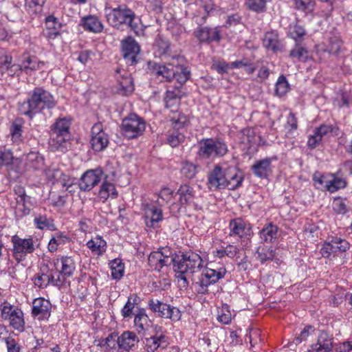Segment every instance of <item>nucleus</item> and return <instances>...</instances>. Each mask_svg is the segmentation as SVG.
I'll list each match as a JSON object with an SVG mask.
<instances>
[{
	"label": "nucleus",
	"instance_id": "obj_1",
	"mask_svg": "<svg viewBox=\"0 0 352 352\" xmlns=\"http://www.w3.org/2000/svg\"><path fill=\"white\" fill-rule=\"evenodd\" d=\"M107 21L111 26L117 30H122L124 28H128L135 34L141 30L140 19L126 5H120L111 9L107 14Z\"/></svg>",
	"mask_w": 352,
	"mask_h": 352
},
{
	"label": "nucleus",
	"instance_id": "obj_2",
	"mask_svg": "<svg viewBox=\"0 0 352 352\" xmlns=\"http://www.w3.org/2000/svg\"><path fill=\"white\" fill-rule=\"evenodd\" d=\"M56 104L53 96L45 89H35L31 98L21 103L19 110L30 119L45 107L52 109Z\"/></svg>",
	"mask_w": 352,
	"mask_h": 352
},
{
	"label": "nucleus",
	"instance_id": "obj_3",
	"mask_svg": "<svg viewBox=\"0 0 352 352\" xmlns=\"http://www.w3.org/2000/svg\"><path fill=\"white\" fill-rule=\"evenodd\" d=\"M70 120L63 118L57 119L50 129L49 145L53 151H67L71 139Z\"/></svg>",
	"mask_w": 352,
	"mask_h": 352
},
{
	"label": "nucleus",
	"instance_id": "obj_4",
	"mask_svg": "<svg viewBox=\"0 0 352 352\" xmlns=\"http://www.w3.org/2000/svg\"><path fill=\"white\" fill-rule=\"evenodd\" d=\"M148 66L152 74L158 78L160 81L170 82L174 79L180 86H182L190 76V72L187 67L175 70L174 68L161 67L160 64L151 61L148 63Z\"/></svg>",
	"mask_w": 352,
	"mask_h": 352
},
{
	"label": "nucleus",
	"instance_id": "obj_5",
	"mask_svg": "<svg viewBox=\"0 0 352 352\" xmlns=\"http://www.w3.org/2000/svg\"><path fill=\"white\" fill-rule=\"evenodd\" d=\"M176 261L173 263V269L177 276L185 282L187 281L185 274H192L203 267V260L201 256L196 253H190L188 254H182L181 258L175 255Z\"/></svg>",
	"mask_w": 352,
	"mask_h": 352
},
{
	"label": "nucleus",
	"instance_id": "obj_6",
	"mask_svg": "<svg viewBox=\"0 0 352 352\" xmlns=\"http://www.w3.org/2000/svg\"><path fill=\"white\" fill-rule=\"evenodd\" d=\"M197 155L201 159L223 157L228 151L227 144L219 138H203L198 142Z\"/></svg>",
	"mask_w": 352,
	"mask_h": 352
},
{
	"label": "nucleus",
	"instance_id": "obj_7",
	"mask_svg": "<svg viewBox=\"0 0 352 352\" xmlns=\"http://www.w3.org/2000/svg\"><path fill=\"white\" fill-rule=\"evenodd\" d=\"M226 272L225 267H220L217 270L209 267L204 269L197 280L193 283L195 291L199 294H208V287L224 278Z\"/></svg>",
	"mask_w": 352,
	"mask_h": 352
},
{
	"label": "nucleus",
	"instance_id": "obj_8",
	"mask_svg": "<svg viewBox=\"0 0 352 352\" xmlns=\"http://www.w3.org/2000/svg\"><path fill=\"white\" fill-rule=\"evenodd\" d=\"M1 317L9 320L10 325L15 330L23 332L25 330V320L22 310L16 306L10 305L7 301L0 305Z\"/></svg>",
	"mask_w": 352,
	"mask_h": 352
},
{
	"label": "nucleus",
	"instance_id": "obj_9",
	"mask_svg": "<svg viewBox=\"0 0 352 352\" xmlns=\"http://www.w3.org/2000/svg\"><path fill=\"white\" fill-rule=\"evenodd\" d=\"M145 127L146 124L144 120L135 113L130 114L122 122V134L128 139H133L142 135Z\"/></svg>",
	"mask_w": 352,
	"mask_h": 352
},
{
	"label": "nucleus",
	"instance_id": "obj_10",
	"mask_svg": "<svg viewBox=\"0 0 352 352\" xmlns=\"http://www.w3.org/2000/svg\"><path fill=\"white\" fill-rule=\"evenodd\" d=\"M148 306L158 317L169 318L173 321H178L181 318V311L178 308L159 300L150 299Z\"/></svg>",
	"mask_w": 352,
	"mask_h": 352
},
{
	"label": "nucleus",
	"instance_id": "obj_11",
	"mask_svg": "<svg viewBox=\"0 0 352 352\" xmlns=\"http://www.w3.org/2000/svg\"><path fill=\"white\" fill-rule=\"evenodd\" d=\"M123 58L129 65H135L138 63L140 46L132 36H127L121 41Z\"/></svg>",
	"mask_w": 352,
	"mask_h": 352
},
{
	"label": "nucleus",
	"instance_id": "obj_12",
	"mask_svg": "<svg viewBox=\"0 0 352 352\" xmlns=\"http://www.w3.org/2000/svg\"><path fill=\"white\" fill-rule=\"evenodd\" d=\"M13 256L18 261L25 259L28 254L32 253L35 248L32 238L22 239L18 235L12 237Z\"/></svg>",
	"mask_w": 352,
	"mask_h": 352
},
{
	"label": "nucleus",
	"instance_id": "obj_13",
	"mask_svg": "<svg viewBox=\"0 0 352 352\" xmlns=\"http://www.w3.org/2000/svg\"><path fill=\"white\" fill-rule=\"evenodd\" d=\"M350 248L349 243L338 236H331L323 244L320 253L324 258H329L331 254L344 252Z\"/></svg>",
	"mask_w": 352,
	"mask_h": 352
},
{
	"label": "nucleus",
	"instance_id": "obj_14",
	"mask_svg": "<svg viewBox=\"0 0 352 352\" xmlns=\"http://www.w3.org/2000/svg\"><path fill=\"white\" fill-rule=\"evenodd\" d=\"M104 178V173L100 168L91 169L82 174L79 181L80 190L90 191Z\"/></svg>",
	"mask_w": 352,
	"mask_h": 352
},
{
	"label": "nucleus",
	"instance_id": "obj_15",
	"mask_svg": "<svg viewBox=\"0 0 352 352\" xmlns=\"http://www.w3.org/2000/svg\"><path fill=\"white\" fill-rule=\"evenodd\" d=\"M91 144L92 148L97 152L103 151L109 144V138L102 129L101 124H96L91 129Z\"/></svg>",
	"mask_w": 352,
	"mask_h": 352
},
{
	"label": "nucleus",
	"instance_id": "obj_16",
	"mask_svg": "<svg viewBox=\"0 0 352 352\" xmlns=\"http://www.w3.org/2000/svg\"><path fill=\"white\" fill-rule=\"evenodd\" d=\"M333 348V336L325 331H320L316 343L309 346L308 352H331Z\"/></svg>",
	"mask_w": 352,
	"mask_h": 352
},
{
	"label": "nucleus",
	"instance_id": "obj_17",
	"mask_svg": "<svg viewBox=\"0 0 352 352\" xmlns=\"http://www.w3.org/2000/svg\"><path fill=\"white\" fill-rule=\"evenodd\" d=\"M223 171V177H225V188L229 190H235L241 186L243 180L242 173L235 166H230Z\"/></svg>",
	"mask_w": 352,
	"mask_h": 352
},
{
	"label": "nucleus",
	"instance_id": "obj_18",
	"mask_svg": "<svg viewBox=\"0 0 352 352\" xmlns=\"http://www.w3.org/2000/svg\"><path fill=\"white\" fill-rule=\"evenodd\" d=\"M52 305L43 298L34 300L32 302V314L38 320H48L51 315Z\"/></svg>",
	"mask_w": 352,
	"mask_h": 352
},
{
	"label": "nucleus",
	"instance_id": "obj_19",
	"mask_svg": "<svg viewBox=\"0 0 352 352\" xmlns=\"http://www.w3.org/2000/svg\"><path fill=\"white\" fill-rule=\"evenodd\" d=\"M174 261H176V257L164 254L160 251L151 252L148 258V263L150 267L157 271H160L164 266L173 265Z\"/></svg>",
	"mask_w": 352,
	"mask_h": 352
},
{
	"label": "nucleus",
	"instance_id": "obj_20",
	"mask_svg": "<svg viewBox=\"0 0 352 352\" xmlns=\"http://www.w3.org/2000/svg\"><path fill=\"white\" fill-rule=\"evenodd\" d=\"M225 177L223 171L219 165H216L208 174V187L211 190L225 188Z\"/></svg>",
	"mask_w": 352,
	"mask_h": 352
},
{
	"label": "nucleus",
	"instance_id": "obj_21",
	"mask_svg": "<svg viewBox=\"0 0 352 352\" xmlns=\"http://www.w3.org/2000/svg\"><path fill=\"white\" fill-rule=\"evenodd\" d=\"M342 45V41L338 37H331L329 40L328 44H322L318 46L317 52L320 55V58H325L326 55H336L339 53L341 46Z\"/></svg>",
	"mask_w": 352,
	"mask_h": 352
},
{
	"label": "nucleus",
	"instance_id": "obj_22",
	"mask_svg": "<svg viewBox=\"0 0 352 352\" xmlns=\"http://www.w3.org/2000/svg\"><path fill=\"white\" fill-rule=\"evenodd\" d=\"M254 175L259 178L265 179L272 173V158L266 157L257 160L252 166Z\"/></svg>",
	"mask_w": 352,
	"mask_h": 352
},
{
	"label": "nucleus",
	"instance_id": "obj_23",
	"mask_svg": "<svg viewBox=\"0 0 352 352\" xmlns=\"http://www.w3.org/2000/svg\"><path fill=\"white\" fill-rule=\"evenodd\" d=\"M195 36L200 42L219 41L221 38L219 31L217 28H210L208 27H199L195 31Z\"/></svg>",
	"mask_w": 352,
	"mask_h": 352
},
{
	"label": "nucleus",
	"instance_id": "obj_24",
	"mask_svg": "<svg viewBox=\"0 0 352 352\" xmlns=\"http://www.w3.org/2000/svg\"><path fill=\"white\" fill-rule=\"evenodd\" d=\"M175 196L178 197V201L181 205H190L194 200L195 191L192 186L185 184L179 186Z\"/></svg>",
	"mask_w": 352,
	"mask_h": 352
},
{
	"label": "nucleus",
	"instance_id": "obj_25",
	"mask_svg": "<svg viewBox=\"0 0 352 352\" xmlns=\"http://www.w3.org/2000/svg\"><path fill=\"white\" fill-rule=\"evenodd\" d=\"M139 342V339L134 332L126 331L118 337L117 342L120 348L129 351Z\"/></svg>",
	"mask_w": 352,
	"mask_h": 352
},
{
	"label": "nucleus",
	"instance_id": "obj_26",
	"mask_svg": "<svg viewBox=\"0 0 352 352\" xmlns=\"http://www.w3.org/2000/svg\"><path fill=\"white\" fill-rule=\"evenodd\" d=\"M14 214L17 219L22 218L30 214L32 207L30 197H20L16 198Z\"/></svg>",
	"mask_w": 352,
	"mask_h": 352
},
{
	"label": "nucleus",
	"instance_id": "obj_27",
	"mask_svg": "<svg viewBox=\"0 0 352 352\" xmlns=\"http://www.w3.org/2000/svg\"><path fill=\"white\" fill-rule=\"evenodd\" d=\"M146 350L147 352H155L158 348L165 349L168 342L167 338L163 335L153 336L150 338H146Z\"/></svg>",
	"mask_w": 352,
	"mask_h": 352
},
{
	"label": "nucleus",
	"instance_id": "obj_28",
	"mask_svg": "<svg viewBox=\"0 0 352 352\" xmlns=\"http://www.w3.org/2000/svg\"><path fill=\"white\" fill-rule=\"evenodd\" d=\"M263 45L267 50H271L274 52L281 50V43L278 39L277 33L274 31L267 32L265 33L263 40Z\"/></svg>",
	"mask_w": 352,
	"mask_h": 352
},
{
	"label": "nucleus",
	"instance_id": "obj_29",
	"mask_svg": "<svg viewBox=\"0 0 352 352\" xmlns=\"http://www.w3.org/2000/svg\"><path fill=\"white\" fill-rule=\"evenodd\" d=\"M70 241L69 236L63 232L55 233L51 238L48 243V250L50 252H54L58 250V247L63 245Z\"/></svg>",
	"mask_w": 352,
	"mask_h": 352
},
{
	"label": "nucleus",
	"instance_id": "obj_30",
	"mask_svg": "<svg viewBox=\"0 0 352 352\" xmlns=\"http://www.w3.org/2000/svg\"><path fill=\"white\" fill-rule=\"evenodd\" d=\"M82 26L85 30L95 33L101 32L103 30V25L99 19L96 16L89 15L82 19Z\"/></svg>",
	"mask_w": 352,
	"mask_h": 352
},
{
	"label": "nucleus",
	"instance_id": "obj_31",
	"mask_svg": "<svg viewBox=\"0 0 352 352\" xmlns=\"http://www.w3.org/2000/svg\"><path fill=\"white\" fill-rule=\"evenodd\" d=\"M103 179V182L98 192L99 197L104 200H107L109 197L116 198L118 195V192L114 184L107 181V176L104 177Z\"/></svg>",
	"mask_w": 352,
	"mask_h": 352
},
{
	"label": "nucleus",
	"instance_id": "obj_32",
	"mask_svg": "<svg viewBox=\"0 0 352 352\" xmlns=\"http://www.w3.org/2000/svg\"><path fill=\"white\" fill-rule=\"evenodd\" d=\"M22 64L23 70L26 73H28L29 71H36L42 69L45 65V63L39 60L36 56L29 55L23 56Z\"/></svg>",
	"mask_w": 352,
	"mask_h": 352
},
{
	"label": "nucleus",
	"instance_id": "obj_33",
	"mask_svg": "<svg viewBox=\"0 0 352 352\" xmlns=\"http://www.w3.org/2000/svg\"><path fill=\"white\" fill-rule=\"evenodd\" d=\"M45 23L47 27L45 34L47 38H54L59 35L60 23L56 17L52 15L47 16L45 20Z\"/></svg>",
	"mask_w": 352,
	"mask_h": 352
},
{
	"label": "nucleus",
	"instance_id": "obj_34",
	"mask_svg": "<svg viewBox=\"0 0 352 352\" xmlns=\"http://www.w3.org/2000/svg\"><path fill=\"white\" fill-rule=\"evenodd\" d=\"M149 318L144 309H139L135 314L134 324L138 333H143L148 326Z\"/></svg>",
	"mask_w": 352,
	"mask_h": 352
},
{
	"label": "nucleus",
	"instance_id": "obj_35",
	"mask_svg": "<svg viewBox=\"0 0 352 352\" xmlns=\"http://www.w3.org/2000/svg\"><path fill=\"white\" fill-rule=\"evenodd\" d=\"M44 159L38 152H30L27 155L25 165L28 168L38 170L42 168Z\"/></svg>",
	"mask_w": 352,
	"mask_h": 352
},
{
	"label": "nucleus",
	"instance_id": "obj_36",
	"mask_svg": "<svg viewBox=\"0 0 352 352\" xmlns=\"http://www.w3.org/2000/svg\"><path fill=\"white\" fill-rule=\"evenodd\" d=\"M106 245V241L100 236H96L87 243V248L98 255L105 252Z\"/></svg>",
	"mask_w": 352,
	"mask_h": 352
},
{
	"label": "nucleus",
	"instance_id": "obj_37",
	"mask_svg": "<svg viewBox=\"0 0 352 352\" xmlns=\"http://www.w3.org/2000/svg\"><path fill=\"white\" fill-rule=\"evenodd\" d=\"M62 267L60 272V275L64 277H70L73 275L76 269L74 259L70 256H64L60 259Z\"/></svg>",
	"mask_w": 352,
	"mask_h": 352
},
{
	"label": "nucleus",
	"instance_id": "obj_38",
	"mask_svg": "<svg viewBox=\"0 0 352 352\" xmlns=\"http://www.w3.org/2000/svg\"><path fill=\"white\" fill-rule=\"evenodd\" d=\"M34 225L39 230L48 229L50 230H56V227L54 223V220L47 218L46 215H38L34 219Z\"/></svg>",
	"mask_w": 352,
	"mask_h": 352
},
{
	"label": "nucleus",
	"instance_id": "obj_39",
	"mask_svg": "<svg viewBox=\"0 0 352 352\" xmlns=\"http://www.w3.org/2000/svg\"><path fill=\"white\" fill-rule=\"evenodd\" d=\"M351 91L339 89L333 99V104L339 107H348L351 98Z\"/></svg>",
	"mask_w": 352,
	"mask_h": 352
},
{
	"label": "nucleus",
	"instance_id": "obj_40",
	"mask_svg": "<svg viewBox=\"0 0 352 352\" xmlns=\"http://www.w3.org/2000/svg\"><path fill=\"white\" fill-rule=\"evenodd\" d=\"M294 8L298 11L309 14L314 10L316 0H293Z\"/></svg>",
	"mask_w": 352,
	"mask_h": 352
},
{
	"label": "nucleus",
	"instance_id": "obj_41",
	"mask_svg": "<svg viewBox=\"0 0 352 352\" xmlns=\"http://www.w3.org/2000/svg\"><path fill=\"white\" fill-rule=\"evenodd\" d=\"M146 217H150V225L146 222L147 226L155 227V223H159L162 220V210L155 206L148 208L146 212Z\"/></svg>",
	"mask_w": 352,
	"mask_h": 352
},
{
	"label": "nucleus",
	"instance_id": "obj_42",
	"mask_svg": "<svg viewBox=\"0 0 352 352\" xmlns=\"http://www.w3.org/2000/svg\"><path fill=\"white\" fill-rule=\"evenodd\" d=\"M278 228L272 223L268 224L260 232L261 239L265 242H272L277 237Z\"/></svg>",
	"mask_w": 352,
	"mask_h": 352
},
{
	"label": "nucleus",
	"instance_id": "obj_43",
	"mask_svg": "<svg viewBox=\"0 0 352 352\" xmlns=\"http://www.w3.org/2000/svg\"><path fill=\"white\" fill-rule=\"evenodd\" d=\"M289 57L293 60L305 62L308 58V51L300 44L296 43L295 47L290 51Z\"/></svg>",
	"mask_w": 352,
	"mask_h": 352
},
{
	"label": "nucleus",
	"instance_id": "obj_44",
	"mask_svg": "<svg viewBox=\"0 0 352 352\" xmlns=\"http://www.w3.org/2000/svg\"><path fill=\"white\" fill-rule=\"evenodd\" d=\"M110 267L113 279L120 280L123 276L124 265L121 259L116 258L111 261Z\"/></svg>",
	"mask_w": 352,
	"mask_h": 352
},
{
	"label": "nucleus",
	"instance_id": "obj_45",
	"mask_svg": "<svg viewBox=\"0 0 352 352\" xmlns=\"http://www.w3.org/2000/svg\"><path fill=\"white\" fill-rule=\"evenodd\" d=\"M256 253L258 258L261 263H264L267 261L272 260L275 256V252L272 248L267 246H259L257 248Z\"/></svg>",
	"mask_w": 352,
	"mask_h": 352
},
{
	"label": "nucleus",
	"instance_id": "obj_46",
	"mask_svg": "<svg viewBox=\"0 0 352 352\" xmlns=\"http://www.w3.org/2000/svg\"><path fill=\"white\" fill-rule=\"evenodd\" d=\"M23 121L21 118H16L10 126V134L12 140L14 142H19L21 140L22 127Z\"/></svg>",
	"mask_w": 352,
	"mask_h": 352
},
{
	"label": "nucleus",
	"instance_id": "obj_47",
	"mask_svg": "<svg viewBox=\"0 0 352 352\" xmlns=\"http://www.w3.org/2000/svg\"><path fill=\"white\" fill-rule=\"evenodd\" d=\"M346 182L340 177L332 175L329 180V184L327 186V190L330 192H334L340 189L345 188Z\"/></svg>",
	"mask_w": 352,
	"mask_h": 352
},
{
	"label": "nucleus",
	"instance_id": "obj_48",
	"mask_svg": "<svg viewBox=\"0 0 352 352\" xmlns=\"http://www.w3.org/2000/svg\"><path fill=\"white\" fill-rule=\"evenodd\" d=\"M139 298L136 296H131L128 298V300L122 308L121 312L122 316L124 318H131L132 316L133 310L135 305L138 303Z\"/></svg>",
	"mask_w": 352,
	"mask_h": 352
},
{
	"label": "nucleus",
	"instance_id": "obj_49",
	"mask_svg": "<svg viewBox=\"0 0 352 352\" xmlns=\"http://www.w3.org/2000/svg\"><path fill=\"white\" fill-rule=\"evenodd\" d=\"M180 98L179 89H167L164 97V102L167 108L173 107L179 103Z\"/></svg>",
	"mask_w": 352,
	"mask_h": 352
},
{
	"label": "nucleus",
	"instance_id": "obj_50",
	"mask_svg": "<svg viewBox=\"0 0 352 352\" xmlns=\"http://www.w3.org/2000/svg\"><path fill=\"white\" fill-rule=\"evenodd\" d=\"M239 252V250L236 246L228 245L225 248L216 250L213 252V254L219 258H223L226 256L233 258Z\"/></svg>",
	"mask_w": 352,
	"mask_h": 352
},
{
	"label": "nucleus",
	"instance_id": "obj_51",
	"mask_svg": "<svg viewBox=\"0 0 352 352\" xmlns=\"http://www.w3.org/2000/svg\"><path fill=\"white\" fill-rule=\"evenodd\" d=\"M166 60V65H162L161 67H168L170 68H174L175 70H179L180 68H184V67L182 65L184 62V58L181 56H170L168 55L166 58H164Z\"/></svg>",
	"mask_w": 352,
	"mask_h": 352
},
{
	"label": "nucleus",
	"instance_id": "obj_52",
	"mask_svg": "<svg viewBox=\"0 0 352 352\" xmlns=\"http://www.w3.org/2000/svg\"><path fill=\"white\" fill-rule=\"evenodd\" d=\"M329 177L324 175L319 171H316L313 175V181L317 188L327 190V186L329 184Z\"/></svg>",
	"mask_w": 352,
	"mask_h": 352
},
{
	"label": "nucleus",
	"instance_id": "obj_53",
	"mask_svg": "<svg viewBox=\"0 0 352 352\" xmlns=\"http://www.w3.org/2000/svg\"><path fill=\"white\" fill-rule=\"evenodd\" d=\"M54 275L50 274L47 275L44 273L38 274L34 279V284L39 288H45L50 283V281H54Z\"/></svg>",
	"mask_w": 352,
	"mask_h": 352
},
{
	"label": "nucleus",
	"instance_id": "obj_54",
	"mask_svg": "<svg viewBox=\"0 0 352 352\" xmlns=\"http://www.w3.org/2000/svg\"><path fill=\"white\" fill-rule=\"evenodd\" d=\"M230 228L232 234L242 236L245 231V224L241 219H235L230 222Z\"/></svg>",
	"mask_w": 352,
	"mask_h": 352
},
{
	"label": "nucleus",
	"instance_id": "obj_55",
	"mask_svg": "<svg viewBox=\"0 0 352 352\" xmlns=\"http://www.w3.org/2000/svg\"><path fill=\"white\" fill-rule=\"evenodd\" d=\"M246 4L250 10L257 13L263 12L266 9V0H248Z\"/></svg>",
	"mask_w": 352,
	"mask_h": 352
},
{
	"label": "nucleus",
	"instance_id": "obj_56",
	"mask_svg": "<svg viewBox=\"0 0 352 352\" xmlns=\"http://www.w3.org/2000/svg\"><path fill=\"white\" fill-rule=\"evenodd\" d=\"M181 173L182 175L190 179L195 177L197 173V167L192 163L185 162L181 168Z\"/></svg>",
	"mask_w": 352,
	"mask_h": 352
},
{
	"label": "nucleus",
	"instance_id": "obj_57",
	"mask_svg": "<svg viewBox=\"0 0 352 352\" xmlns=\"http://www.w3.org/2000/svg\"><path fill=\"white\" fill-rule=\"evenodd\" d=\"M45 0H25V8L27 10L32 14H36L42 10Z\"/></svg>",
	"mask_w": 352,
	"mask_h": 352
},
{
	"label": "nucleus",
	"instance_id": "obj_58",
	"mask_svg": "<svg viewBox=\"0 0 352 352\" xmlns=\"http://www.w3.org/2000/svg\"><path fill=\"white\" fill-rule=\"evenodd\" d=\"M333 208L337 214H344L349 210L345 203V200L340 197H337L334 199L333 202Z\"/></svg>",
	"mask_w": 352,
	"mask_h": 352
},
{
	"label": "nucleus",
	"instance_id": "obj_59",
	"mask_svg": "<svg viewBox=\"0 0 352 352\" xmlns=\"http://www.w3.org/2000/svg\"><path fill=\"white\" fill-rule=\"evenodd\" d=\"M289 35L296 41H300L305 35V30L302 26L296 24L290 27Z\"/></svg>",
	"mask_w": 352,
	"mask_h": 352
},
{
	"label": "nucleus",
	"instance_id": "obj_60",
	"mask_svg": "<svg viewBox=\"0 0 352 352\" xmlns=\"http://www.w3.org/2000/svg\"><path fill=\"white\" fill-rule=\"evenodd\" d=\"M156 45L159 48V54L160 56H164V58L170 55V44L168 41L160 38L156 40Z\"/></svg>",
	"mask_w": 352,
	"mask_h": 352
},
{
	"label": "nucleus",
	"instance_id": "obj_61",
	"mask_svg": "<svg viewBox=\"0 0 352 352\" xmlns=\"http://www.w3.org/2000/svg\"><path fill=\"white\" fill-rule=\"evenodd\" d=\"M184 140V135L177 131L170 133L167 138V142L172 146H178Z\"/></svg>",
	"mask_w": 352,
	"mask_h": 352
},
{
	"label": "nucleus",
	"instance_id": "obj_62",
	"mask_svg": "<svg viewBox=\"0 0 352 352\" xmlns=\"http://www.w3.org/2000/svg\"><path fill=\"white\" fill-rule=\"evenodd\" d=\"M13 155L11 151H0V167L8 166L12 163Z\"/></svg>",
	"mask_w": 352,
	"mask_h": 352
},
{
	"label": "nucleus",
	"instance_id": "obj_63",
	"mask_svg": "<svg viewBox=\"0 0 352 352\" xmlns=\"http://www.w3.org/2000/svg\"><path fill=\"white\" fill-rule=\"evenodd\" d=\"M322 140V138L314 131V133L310 135L308 138L307 146L311 149H314L320 145Z\"/></svg>",
	"mask_w": 352,
	"mask_h": 352
},
{
	"label": "nucleus",
	"instance_id": "obj_64",
	"mask_svg": "<svg viewBox=\"0 0 352 352\" xmlns=\"http://www.w3.org/2000/svg\"><path fill=\"white\" fill-rule=\"evenodd\" d=\"M8 352H20L21 347L17 342L12 338L8 337L5 339Z\"/></svg>",
	"mask_w": 352,
	"mask_h": 352
}]
</instances>
